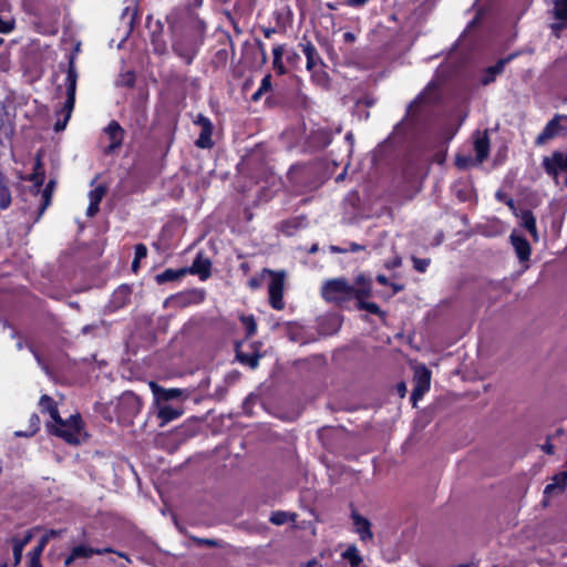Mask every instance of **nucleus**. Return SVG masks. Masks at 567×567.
Masks as SVG:
<instances>
[{
	"mask_svg": "<svg viewBox=\"0 0 567 567\" xmlns=\"http://www.w3.org/2000/svg\"><path fill=\"white\" fill-rule=\"evenodd\" d=\"M323 163L317 159L296 163L289 168L287 178L297 193L305 194L318 189L323 184Z\"/></svg>",
	"mask_w": 567,
	"mask_h": 567,
	"instance_id": "nucleus-1",
	"label": "nucleus"
},
{
	"mask_svg": "<svg viewBox=\"0 0 567 567\" xmlns=\"http://www.w3.org/2000/svg\"><path fill=\"white\" fill-rule=\"evenodd\" d=\"M80 51L79 44L68 54V68L65 70V86H66V100L63 106L56 111L58 120L54 124V131L61 132L63 131L68 122L71 118L72 112L75 105V93H76V83H78V71L75 66V60L78 52Z\"/></svg>",
	"mask_w": 567,
	"mask_h": 567,
	"instance_id": "nucleus-2",
	"label": "nucleus"
},
{
	"mask_svg": "<svg viewBox=\"0 0 567 567\" xmlns=\"http://www.w3.org/2000/svg\"><path fill=\"white\" fill-rule=\"evenodd\" d=\"M166 22L172 33L189 30L194 34L204 37L207 23L188 8H174L167 16Z\"/></svg>",
	"mask_w": 567,
	"mask_h": 567,
	"instance_id": "nucleus-3",
	"label": "nucleus"
},
{
	"mask_svg": "<svg viewBox=\"0 0 567 567\" xmlns=\"http://www.w3.org/2000/svg\"><path fill=\"white\" fill-rule=\"evenodd\" d=\"M321 296L327 302L344 308L352 301V285L343 277L329 279L321 287Z\"/></svg>",
	"mask_w": 567,
	"mask_h": 567,
	"instance_id": "nucleus-4",
	"label": "nucleus"
},
{
	"mask_svg": "<svg viewBox=\"0 0 567 567\" xmlns=\"http://www.w3.org/2000/svg\"><path fill=\"white\" fill-rule=\"evenodd\" d=\"M54 423L55 425H52L50 430L53 435L63 439L69 444L81 443L83 422L80 414L71 415L68 420L60 416V421Z\"/></svg>",
	"mask_w": 567,
	"mask_h": 567,
	"instance_id": "nucleus-5",
	"label": "nucleus"
},
{
	"mask_svg": "<svg viewBox=\"0 0 567 567\" xmlns=\"http://www.w3.org/2000/svg\"><path fill=\"white\" fill-rule=\"evenodd\" d=\"M298 47L306 55V69L311 73L312 79L316 80L318 83L327 82V72L317 70L318 66H324V63L321 56L319 55L315 44L308 39L307 35H303L301 41L298 43Z\"/></svg>",
	"mask_w": 567,
	"mask_h": 567,
	"instance_id": "nucleus-6",
	"label": "nucleus"
},
{
	"mask_svg": "<svg viewBox=\"0 0 567 567\" xmlns=\"http://www.w3.org/2000/svg\"><path fill=\"white\" fill-rule=\"evenodd\" d=\"M143 406L142 399L132 391L123 392L116 403V414L121 422L131 423L141 412Z\"/></svg>",
	"mask_w": 567,
	"mask_h": 567,
	"instance_id": "nucleus-7",
	"label": "nucleus"
},
{
	"mask_svg": "<svg viewBox=\"0 0 567 567\" xmlns=\"http://www.w3.org/2000/svg\"><path fill=\"white\" fill-rule=\"evenodd\" d=\"M270 282L268 286L269 305L275 310H282L285 308L284 290H285V271H276L272 269H266Z\"/></svg>",
	"mask_w": 567,
	"mask_h": 567,
	"instance_id": "nucleus-8",
	"label": "nucleus"
},
{
	"mask_svg": "<svg viewBox=\"0 0 567 567\" xmlns=\"http://www.w3.org/2000/svg\"><path fill=\"white\" fill-rule=\"evenodd\" d=\"M520 54H522V51H519V50L514 51V52L507 54L506 56L498 59L494 65L487 66L483 71V75L480 79L481 84L484 86H487V85L494 83L496 81L497 76L504 72L505 66L508 63H511L513 60L518 58Z\"/></svg>",
	"mask_w": 567,
	"mask_h": 567,
	"instance_id": "nucleus-9",
	"label": "nucleus"
},
{
	"mask_svg": "<svg viewBox=\"0 0 567 567\" xmlns=\"http://www.w3.org/2000/svg\"><path fill=\"white\" fill-rule=\"evenodd\" d=\"M194 124L200 127V133L195 141V145L202 150L212 148L215 143L213 141L214 125L210 118L199 113L194 120Z\"/></svg>",
	"mask_w": 567,
	"mask_h": 567,
	"instance_id": "nucleus-10",
	"label": "nucleus"
},
{
	"mask_svg": "<svg viewBox=\"0 0 567 567\" xmlns=\"http://www.w3.org/2000/svg\"><path fill=\"white\" fill-rule=\"evenodd\" d=\"M561 114H555L551 120L547 122L543 131L535 140L536 145H543L547 141L567 134V126L563 125Z\"/></svg>",
	"mask_w": 567,
	"mask_h": 567,
	"instance_id": "nucleus-11",
	"label": "nucleus"
},
{
	"mask_svg": "<svg viewBox=\"0 0 567 567\" xmlns=\"http://www.w3.org/2000/svg\"><path fill=\"white\" fill-rule=\"evenodd\" d=\"M545 172L556 177L559 173H567V151H554L550 157H545L543 161Z\"/></svg>",
	"mask_w": 567,
	"mask_h": 567,
	"instance_id": "nucleus-12",
	"label": "nucleus"
},
{
	"mask_svg": "<svg viewBox=\"0 0 567 567\" xmlns=\"http://www.w3.org/2000/svg\"><path fill=\"white\" fill-rule=\"evenodd\" d=\"M104 132L110 138V144L104 148V154L111 155L121 147L125 132L120 123L115 120L109 123V125L104 128Z\"/></svg>",
	"mask_w": 567,
	"mask_h": 567,
	"instance_id": "nucleus-13",
	"label": "nucleus"
},
{
	"mask_svg": "<svg viewBox=\"0 0 567 567\" xmlns=\"http://www.w3.org/2000/svg\"><path fill=\"white\" fill-rule=\"evenodd\" d=\"M430 383L431 372L426 368H423L422 371L416 372L415 385L410 398L413 404H415L417 400H420L425 394V392L430 390Z\"/></svg>",
	"mask_w": 567,
	"mask_h": 567,
	"instance_id": "nucleus-14",
	"label": "nucleus"
},
{
	"mask_svg": "<svg viewBox=\"0 0 567 567\" xmlns=\"http://www.w3.org/2000/svg\"><path fill=\"white\" fill-rule=\"evenodd\" d=\"M187 270L188 274L197 275L200 280L205 281L212 276V261L199 252Z\"/></svg>",
	"mask_w": 567,
	"mask_h": 567,
	"instance_id": "nucleus-15",
	"label": "nucleus"
},
{
	"mask_svg": "<svg viewBox=\"0 0 567 567\" xmlns=\"http://www.w3.org/2000/svg\"><path fill=\"white\" fill-rule=\"evenodd\" d=\"M351 518L355 527V533L360 536V539L362 542L371 540L373 538V533L371 530V523L369 519L355 511L352 512Z\"/></svg>",
	"mask_w": 567,
	"mask_h": 567,
	"instance_id": "nucleus-16",
	"label": "nucleus"
},
{
	"mask_svg": "<svg viewBox=\"0 0 567 567\" xmlns=\"http://www.w3.org/2000/svg\"><path fill=\"white\" fill-rule=\"evenodd\" d=\"M154 398L158 404L166 403L171 400L178 399L182 396V390L172 388V389H165L154 382L151 383Z\"/></svg>",
	"mask_w": 567,
	"mask_h": 567,
	"instance_id": "nucleus-17",
	"label": "nucleus"
},
{
	"mask_svg": "<svg viewBox=\"0 0 567 567\" xmlns=\"http://www.w3.org/2000/svg\"><path fill=\"white\" fill-rule=\"evenodd\" d=\"M173 52L178 55L187 65H190L198 53V49L194 45H188L183 41L174 42Z\"/></svg>",
	"mask_w": 567,
	"mask_h": 567,
	"instance_id": "nucleus-18",
	"label": "nucleus"
},
{
	"mask_svg": "<svg viewBox=\"0 0 567 567\" xmlns=\"http://www.w3.org/2000/svg\"><path fill=\"white\" fill-rule=\"evenodd\" d=\"M512 245L515 248L516 255L522 261H526L529 259L532 254V248L528 240L523 236L511 235Z\"/></svg>",
	"mask_w": 567,
	"mask_h": 567,
	"instance_id": "nucleus-19",
	"label": "nucleus"
},
{
	"mask_svg": "<svg viewBox=\"0 0 567 567\" xmlns=\"http://www.w3.org/2000/svg\"><path fill=\"white\" fill-rule=\"evenodd\" d=\"M520 218V225L530 234L534 240L538 239L536 217L530 209H522L519 213H515Z\"/></svg>",
	"mask_w": 567,
	"mask_h": 567,
	"instance_id": "nucleus-20",
	"label": "nucleus"
},
{
	"mask_svg": "<svg viewBox=\"0 0 567 567\" xmlns=\"http://www.w3.org/2000/svg\"><path fill=\"white\" fill-rule=\"evenodd\" d=\"M55 186H56V182L54 179H50L47 183V185L44 186V188L42 189V192H41L42 202L38 208V216L35 218V221H38L42 217V215L44 214L47 208L51 205Z\"/></svg>",
	"mask_w": 567,
	"mask_h": 567,
	"instance_id": "nucleus-21",
	"label": "nucleus"
},
{
	"mask_svg": "<svg viewBox=\"0 0 567 567\" xmlns=\"http://www.w3.org/2000/svg\"><path fill=\"white\" fill-rule=\"evenodd\" d=\"M186 274H188L187 268H179V269L167 268L164 271H162L155 276V281L158 285H164L167 282L181 280L183 277L186 276Z\"/></svg>",
	"mask_w": 567,
	"mask_h": 567,
	"instance_id": "nucleus-22",
	"label": "nucleus"
},
{
	"mask_svg": "<svg viewBox=\"0 0 567 567\" xmlns=\"http://www.w3.org/2000/svg\"><path fill=\"white\" fill-rule=\"evenodd\" d=\"M39 408L42 413H48L53 422L60 421V413L56 402L50 395H41L39 400Z\"/></svg>",
	"mask_w": 567,
	"mask_h": 567,
	"instance_id": "nucleus-23",
	"label": "nucleus"
},
{
	"mask_svg": "<svg viewBox=\"0 0 567 567\" xmlns=\"http://www.w3.org/2000/svg\"><path fill=\"white\" fill-rule=\"evenodd\" d=\"M183 414V409L174 408L169 404H159L157 416L162 424L169 423Z\"/></svg>",
	"mask_w": 567,
	"mask_h": 567,
	"instance_id": "nucleus-24",
	"label": "nucleus"
},
{
	"mask_svg": "<svg viewBox=\"0 0 567 567\" xmlns=\"http://www.w3.org/2000/svg\"><path fill=\"white\" fill-rule=\"evenodd\" d=\"M179 306L187 307L189 305L199 303L204 300L203 292L190 290L172 297Z\"/></svg>",
	"mask_w": 567,
	"mask_h": 567,
	"instance_id": "nucleus-25",
	"label": "nucleus"
},
{
	"mask_svg": "<svg viewBox=\"0 0 567 567\" xmlns=\"http://www.w3.org/2000/svg\"><path fill=\"white\" fill-rule=\"evenodd\" d=\"M31 534H27L23 538L12 537V551H13V565L12 567H17L22 559V553L27 544L31 540Z\"/></svg>",
	"mask_w": 567,
	"mask_h": 567,
	"instance_id": "nucleus-26",
	"label": "nucleus"
},
{
	"mask_svg": "<svg viewBox=\"0 0 567 567\" xmlns=\"http://www.w3.org/2000/svg\"><path fill=\"white\" fill-rule=\"evenodd\" d=\"M285 54V45L278 44L272 49V69L277 75H285L288 73L287 68L284 64L282 56Z\"/></svg>",
	"mask_w": 567,
	"mask_h": 567,
	"instance_id": "nucleus-27",
	"label": "nucleus"
},
{
	"mask_svg": "<svg viewBox=\"0 0 567 567\" xmlns=\"http://www.w3.org/2000/svg\"><path fill=\"white\" fill-rule=\"evenodd\" d=\"M132 290L127 285L120 286L112 295V303L115 308H122L130 302Z\"/></svg>",
	"mask_w": 567,
	"mask_h": 567,
	"instance_id": "nucleus-28",
	"label": "nucleus"
},
{
	"mask_svg": "<svg viewBox=\"0 0 567 567\" xmlns=\"http://www.w3.org/2000/svg\"><path fill=\"white\" fill-rule=\"evenodd\" d=\"M94 555V548L86 545L74 546L71 554L65 558L64 565H71L78 558H90Z\"/></svg>",
	"mask_w": 567,
	"mask_h": 567,
	"instance_id": "nucleus-29",
	"label": "nucleus"
},
{
	"mask_svg": "<svg viewBox=\"0 0 567 567\" xmlns=\"http://www.w3.org/2000/svg\"><path fill=\"white\" fill-rule=\"evenodd\" d=\"M12 203L11 192L6 175L0 172V209L6 210Z\"/></svg>",
	"mask_w": 567,
	"mask_h": 567,
	"instance_id": "nucleus-30",
	"label": "nucleus"
},
{
	"mask_svg": "<svg viewBox=\"0 0 567 567\" xmlns=\"http://www.w3.org/2000/svg\"><path fill=\"white\" fill-rule=\"evenodd\" d=\"M474 150L476 154V158L480 163L484 162L489 154V138L487 134L477 137L474 141Z\"/></svg>",
	"mask_w": 567,
	"mask_h": 567,
	"instance_id": "nucleus-31",
	"label": "nucleus"
},
{
	"mask_svg": "<svg viewBox=\"0 0 567 567\" xmlns=\"http://www.w3.org/2000/svg\"><path fill=\"white\" fill-rule=\"evenodd\" d=\"M236 358L241 364H246L251 369H256L259 364L260 354L258 352L245 353L239 350V344H237Z\"/></svg>",
	"mask_w": 567,
	"mask_h": 567,
	"instance_id": "nucleus-32",
	"label": "nucleus"
},
{
	"mask_svg": "<svg viewBox=\"0 0 567 567\" xmlns=\"http://www.w3.org/2000/svg\"><path fill=\"white\" fill-rule=\"evenodd\" d=\"M355 308L358 310H365L369 313L378 316L382 321H385L386 319V312L382 310L378 303L368 301V300H360V302H355Z\"/></svg>",
	"mask_w": 567,
	"mask_h": 567,
	"instance_id": "nucleus-33",
	"label": "nucleus"
},
{
	"mask_svg": "<svg viewBox=\"0 0 567 567\" xmlns=\"http://www.w3.org/2000/svg\"><path fill=\"white\" fill-rule=\"evenodd\" d=\"M303 217H292L280 223V231L287 236H292L298 230L303 221Z\"/></svg>",
	"mask_w": 567,
	"mask_h": 567,
	"instance_id": "nucleus-34",
	"label": "nucleus"
},
{
	"mask_svg": "<svg viewBox=\"0 0 567 567\" xmlns=\"http://www.w3.org/2000/svg\"><path fill=\"white\" fill-rule=\"evenodd\" d=\"M45 179V172L41 158L38 156L33 166V172L29 175L28 181L35 183L37 187H42Z\"/></svg>",
	"mask_w": 567,
	"mask_h": 567,
	"instance_id": "nucleus-35",
	"label": "nucleus"
},
{
	"mask_svg": "<svg viewBox=\"0 0 567 567\" xmlns=\"http://www.w3.org/2000/svg\"><path fill=\"white\" fill-rule=\"evenodd\" d=\"M331 143V137L326 131L313 132L310 136V144L318 148H324Z\"/></svg>",
	"mask_w": 567,
	"mask_h": 567,
	"instance_id": "nucleus-36",
	"label": "nucleus"
},
{
	"mask_svg": "<svg viewBox=\"0 0 567 567\" xmlns=\"http://www.w3.org/2000/svg\"><path fill=\"white\" fill-rule=\"evenodd\" d=\"M372 296V282H367L365 286L355 287L352 285V300L360 302L367 300Z\"/></svg>",
	"mask_w": 567,
	"mask_h": 567,
	"instance_id": "nucleus-37",
	"label": "nucleus"
},
{
	"mask_svg": "<svg viewBox=\"0 0 567 567\" xmlns=\"http://www.w3.org/2000/svg\"><path fill=\"white\" fill-rule=\"evenodd\" d=\"M342 557L347 559L351 567H359L362 563L358 548L354 545L349 546L343 553Z\"/></svg>",
	"mask_w": 567,
	"mask_h": 567,
	"instance_id": "nucleus-38",
	"label": "nucleus"
},
{
	"mask_svg": "<svg viewBox=\"0 0 567 567\" xmlns=\"http://www.w3.org/2000/svg\"><path fill=\"white\" fill-rule=\"evenodd\" d=\"M157 27L159 30V33H162L163 24L161 21H157ZM151 42L154 47V52L157 54H163L166 51V43L162 39L161 34H156L155 32L152 33Z\"/></svg>",
	"mask_w": 567,
	"mask_h": 567,
	"instance_id": "nucleus-39",
	"label": "nucleus"
},
{
	"mask_svg": "<svg viewBox=\"0 0 567 567\" xmlns=\"http://www.w3.org/2000/svg\"><path fill=\"white\" fill-rule=\"evenodd\" d=\"M267 268H264L260 272L250 277L246 284L247 288L251 291H256L260 289L264 285L265 279L268 277V272H266Z\"/></svg>",
	"mask_w": 567,
	"mask_h": 567,
	"instance_id": "nucleus-40",
	"label": "nucleus"
},
{
	"mask_svg": "<svg viewBox=\"0 0 567 567\" xmlns=\"http://www.w3.org/2000/svg\"><path fill=\"white\" fill-rule=\"evenodd\" d=\"M295 517H296V514H290V513L284 512V511H276L271 514L269 520L274 525L280 526V525L288 523L289 520H295Z\"/></svg>",
	"mask_w": 567,
	"mask_h": 567,
	"instance_id": "nucleus-41",
	"label": "nucleus"
},
{
	"mask_svg": "<svg viewBox=\"0 0 567 567\" xmlns=\"http://www.w3.org/2000/svg\"><path fill=\"white\" fill-rule=\"evenodd\" d=\"M239 319L246 329V338H251L252 336H255L257 332V322L255 320V317L252 315H241Z\"/></svg>",
	"mask_w": 567,
	"mask_h": 567,
	"instance_id": "nucleus-42",
	"label": "nucleus"
},
{
	"mask_svg": "<svg viewBox=\"0 0 567 567\" xmlns=\"http://www.w3.org/2000/svg\"><path fill=\"white\" fill-rule=\"evenodd\" d=\"M41 425V420L37 413H32L29 419V431L28 432H17L18 436H32L37 432H39Z\"/></svg>",
	"mask_w": 567,
	"mask_h": 567,
	"instance_id": "nucleus-43",
	"label": "nucleus"
},
{
	"mask_svg": "<svg viewBox=\"0 0 567 567\" xmlns=\"http://www.w3.org/2000/svg\"><path fill=\"white\" fill-rule=\"evenodd\" d=\"M554 16L557 20L567 22V0L554 1Z\"/></svg>",
	"mask_w": 567,
	"mask_h": 567,
	"instance_id": "nucleus-44",
	"label": "nucleus"
},
{
	"mask_svg": "<svg viewBox=\"0 0 567 567\" xmlns=\"http://www.w3.org/2000/svg\"><path fill=\"white\" fill-rule=\"evenodd\" d=\"M423 102V96L420 94L417 95L408 106L405 118L414 120L417 116L419 107L421 106Z\"/></svg>",
	"mask_w": 567,
	"mask_h": 567,
	"instance_id": "nucleus-45",
	"label": "nucleus"
},
{
	"mask_svg": "<svg viewBox=\"0 0 567 567\" xmlns=\"http://www.w3.org/2000/svg\"><path fill=\"white\" fill-rule=\"evenodd\" d=\"M107 187L105 185H97L95 188L89 192L90 202L101 204L103 197L105 196Z\"/></svg>",
	"mask_w": 567,
	"mask_h": 567,
	"instance_id": "nucleus-46",
	"label": "nucleus"
},
{
	"mask_svg": "<svg viewBox=\"0 0 567 567\" xmlns=\"http://www.w3.org/2000/svg\"><path fill=\"white\" fill-rule=\"evenodd\" d=\"M553 483L558 487V492L563 493L567 486V471L556 474L553 477Z\"/></svg>",
	"mask_w": 567,
	"mask_h": 567,
	"instance_id": "nucleus-47",
	"label": "nucleus"
},
{
	"mask_svg": "<svg viewBox=\"0 0 567 567\" xmlns=\"http://www.w3.org/2000/svg\"><path fill=\"white\" fill-rule=\"evenodd\" d=\"M41 555L39 551L30 550L27 555V567H42Z\"/></svg>",
	"mask_w": 567,
	"mask_h": 567,
	"instance_id": "nucleus-48",
	"label": "nucleus"
},
{
	"mask_svg": "<svg viewBox=\"0 0 567 567\" xmlns=\"http://www.w3.org/2000/svg\"><path fill=\"white\" fill-rule=\"evenodd\" d=\"M412 261H413V268L419 271V272H425L429 265H430V259H426V258H417V257H412Z\"/></svg>",
	"mask_w": 567,
	"mask_h": 567,
	"instance_id": "nucleus-49",
	"label": "nucleus"
},
{
	"mask_svg": "<svg viewBox=\"0 0 567 567\" xmlns=\"http://www.w3.org/2000/svg\"><path fill=\"white\" fill-rule=\"evenodd\" d=\"M285 53H286L287 63L289 65H291L292 68H297L299 65V62H300L299 53L296 50H293V49L288 50V51L285 50Z\"/></svg>",
	"mask_w": 567,
	"mask_h": 567,
	"instance_id": "nucleus-50",
	"label": "nucleus"
},
{
	"mask_svg": "<svg viewBox=\"0 0 567 567\" xmlns=\"http://www.w3.org/2000/svg\"><path fill=\"white\" fill-rule=\"evenodd\" d=\"M14 27H16V23H14L13 19H11V20H3L0 17V33L8 34V33H10L11 31L14 30Z\"/></svg>",
	"mask_w": 567,
	"mask_h": 567,
	"instance_id": "nucleus-51",
	"label": "nucleus"
},
{
	"mask_svg": "<svg viewBox=\"0 0 567 567\" xmlns=\"http://www.w3.org/2000/svg\"><path fill=\"white\" fill-rule=\"evenodd\" d=\"M147 256V247L144 244H136L134 247V258L142 260Z\"/></svg>",
	"mask_w": 567,
	"mask_h": 567,
	"instance_id": "nucleus-52",
	"label": "nucleus"
},
{
	"mask_svg": "<svg viewBox=\"0 0 567 567\" xmlns=\"http://www.w3.org/2000/svg\"><path fill=\"white\" fill-rule=\"evenodd\" d=\"M107 553H115L118 557L130 560L127 554L122 553V551H116V550L112 549L111 547L94 548V555H103V554H107Z\"/></svg>",
	"mask_w": 567,
	"mask_h": 567,
	"instance_id": "nucleus-53",
	"label": "nucleus"
},
{
	"mask_svg": "<svg viewBox=\"0 0 567 567\" xmlns=\"http://www.w3.org/2000/svg\"><path fill=\"white\" fill-rule=\"evenodd\" d=\"M271 89H272L271 74H266L262 78L260 86L258 87V90H260L264 93H267V92L271 91Z\"/></svg>",
	"mask_w": 567,
	"mask_h": 567,
	"instance_id": "nucleus-54",
	"label": "nucleus"
},
{
	"mask_svg": "<svg viewBox=\"0 0 567 567\" xmlns=\"http://www.w3.org/2000/svg\"><path fill=\"white\" fill-rule=\"evenodd\" d=\"M193 539L198 545H204V546H207V547H210V548L218 547V545H219L216 539H212V538H197V537H194Z\"/></svg>",
	"mask_w": 567,
	"mask_h": 567,
	"instance_id": "nucleus-55",
	"label": "nucleus"
},
{
	"mask_svg": "<svg viewBox=\"0 0 567 567\" xmlns=\"http://www.w3.org/2000/svg\"><path fill=\"white\" fill-rule=\"evenodd\" d=\"M99 209H100L99 203L90 202L87 209H86V216L94 217L99 213Z\"/></svg>",
	"mask_w": 567,
	"mask_h": 567,
	"instance_id": "nucleus-56",
	"label": "nucleus"
},
{
	"mask_svg": "<svg viewBox=\"0 0 567 567\" xmlns=\"http://www.w3.org/2000/svg\"><path fill=\"white\" fill-rule=\"evenodd\" d=\"M224 14H225L226 19L231 23V25H233V28H234L235 32L240 33L241 31H240V29L238 28V23H237V21L235 20V18H234V16H233L231 11L225 10V11H224Z\"/></svg>",
	"mask_w": 567,
	"mask_h": 567,
	"instance_id": "nucleus-57",
	"label": "nucleus"
},
{
	"mask_svg": "<svg viewBox=\"0 0 567 567\" xmlns=\"http://www.w3.org/2000/svg\"><path fill=\"white\" fill-rule=\"evenodd\" d=\"M48 542H49V535L42 536L40 538L38 545L32 550L39 551L40 554H42Z\"/></svg>",
	"mask_w": 567,
	"mask_h": 567,
	"instance_id": "nucleus-58",
	"label": "nucleus"
},
{
	"mask_svg": "<svg viewBox=\"0 0 567 567\" xmlns=\"http://www.w3.org/2000/svg\"><path fill=\"white\" fill-rule=\"evenodd\" d=\"M367 282H372L371 279L367 278L363 274L355 277L354 284L357 287L365 286Z\"/></svg>",
	"mask_w": 567,
	"mask_h": 567,
	"instance_id": "nucleus-59",
	"label": "nucleus"
},
{
	"mask_svg": "<svg viewBox=\"0 0 567 567\" xmlns=\"http://www.w3.org/2000/svg\"><path fill=\"white\" fill-rule=\"evenodd\" d=\"M566 23L567 22H563V21H559L557 23H553L551 24V30H553V33L557 37H559V32L560 30H563L565 27H566Z\"/></svg>",
	"mask_w": 567,
	"mask_h": 567,
	"instance_id": "nucleus-60",
	"label": "nucleus"
},
{
	"mask_svg": "<svg viewBox=\"0 0 567 567\" xmlns=\"http://www.w3.org/2000/svg\"><path fill=\"white\" fill-rule=\"evenodd\" d=\"M347 249H348V252L349 251L358 252V251L364 250L365 247L363 245L358 244V243H351Z\"/></svg>",
	"mask_w": 567,
	"mask_h": 567,
	"instance_id": "nucleus-61",
	"label": "nucleus"
},
{
	"mask_svg": "<svg viewBox=\"0 0 567 567\" xmlns=\"http://www.w3.org/2000/svg\"><path fill=\"white\" fill-rule=\"evenodd\" d=\"M555 492H558V487L556 486L555 483H550V484H547L545 486V489H544V494L545 495H551L554 494Z\"/></svg>",
	"mask_w": 567,
	"mask_h": 567,
	"instance_id": "nucleus-62",
	"label": "nucleus"
},
{
	"mask_svg": "<svg viewBox=\"0 0 567 567\" xmlns=\"http://www.w3.org/2000/svg\"><path fill=\"white\" fill-rule=\"evenodd\" d=\"M239 270L247 276L251 271V266L249 262L244 261L239 265Z\"/></svg>",
	"mask_w": 567,
	"mask_h": 567,
	"instance_id": "nucleus-63",
	"label": "nucleus"
},
{
	"mask_svg": "<svg viewBox=\"0 0 567 567\" xmlns=\"http://www.w3.org/2000/svg\"><path fill=\"white\" fill-rule=\"evenodd\" d=\"M355 39H357L355 34L350 32V31H347V32L343 33V41L346 43H352V42L355 41Z\"/></svg>",
	"mask_w": 567,
	"mask_h": 567,
	"instance_id": "nucleus-64",
	"label": "nucleus"
}]
</instances>
